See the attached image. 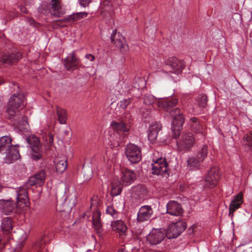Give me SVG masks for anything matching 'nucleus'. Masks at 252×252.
<instances>
[{"label": "nucleus", "instance_id": "obj_33", "mask_svg": "<svg viewBox=\"0 0 252 252\" xmlns=\"http://www.w3.org/2000/svg\"><path fill=\"white\" fill-rule=\"evenodd\" d=\"M144 103L146 105H157L158 102L161 100L158 99L154 95L151 94H146L143 98Z\"/></svg>", "mask_w": 252, "mask_h": 252}, {"label": "nucleus", "instance_id": "obj_56", "mask_svg": "<svg viewBox=\"0 0 252 252\" xmlns=\"http://www.w3.org/2000/svg\"><path fill=\"white\" fill-rule=\"evenodd\" d=\"M74 205H75V203H74V202H73V204H72V206H73Z\"/></svg>", "mask_w": 252, "mask_h": 252}, {"label": "nucleus", "instance_id": "obj_51", "mask_svg": "<svg viewBox=\"0 0 252 252\" xmlns=\"http://www.w3.org/2000/svg\"><path fill=\"white\" fill-rule=\"evenodd\" d=\"M134 89L136 90V91H138L139 90V88H138V87H137L136 85H135L134 86Z\"/></svg>", "mask_w": 252, "mask_h": 252}, {"label": "nucleus", "instance_id": "obj_31", "mask_svg": "<svg viewBox=\"0 0 252 252\" xmlns=\"http://www.w3.org/2000/svg\"><path fill=\"white\" fill-rule=\"evenodd\" d=\"M208 153V146L206 145H204L198 149L195 157L199 158V160L203 161L206 158Z\"/></svg>", "mask_w": 252, "mask_h": 252}, {"label": "nucleus", "instance_id": "obj_48", "mask_svg": "<svg viewBox=\"0 0 252 252\" xmlns=\"http://www.w3.org/2000/svg\"><path fill=\"white\" fill-rule=\"evenodd\" d=\"M88 170L89 171V175H87L86 176H85V175H84V178H85L86 180H89L91 178L92 174V171L91 169L88 168Z\"/></svg>", "mask_w": 252, "mask_h": 252}, {"label": "nucleus", "instance_id": "obj_15", "mask_svg": "<svg viewBox=\"0 0 252 252\" xmlns=\"http://www.w3.org/2000/svg\"><path fill=\"white\" fill-rule=\"evenodd\" d=\"M18 147V145H15L6 150L4 158L5 163L10 164L20 158Z\"/></svg>", "mask_w": 252, "mask_h": 252}, {"label": "nucleus", "instance_id": "obj_9", "mask_svg": "<svg viewBox=\"0 0 252 252\" xmlns=\"http://www.w3.org/2000/svg\"><path fill=\"white\" fill-rule=\"evenodd\" d=\"M131 198L134 205H138L144 200L147 194V189L143 185H138L133 187L131 189Z\"/></svg>", "mask_w": 252, "mask_h": 252}, {"label": "nucleus", "instance_id": "obj_34", "mask_svg": "<svg viewBox=\"0 0 252 252\" xmlns=\"http://www.w3.org/2000/svg\"><path fill=\"white\" fill-rule=\"evenodd\" d=\"M127 85L124 82H119L116 86V90H118V93L120 94L126 93H131L130 90H128L126 88Z\"/></svg>", "mask_w": 252, "mask_h": 252}, {"label": "nucleus", "instance_id": "obj_21", "mask_svg": "<svg viewBox=\"0 0 252 252\" xmlns=\"http://www.w3.org/2000/svg\"><path fill=\"white\" fill-rule=\"evenodd\" d=\"M189 128L194 133L198 134V139L204 137L202 132V126H201L199 121L195 117H192L188 121Z\"/></svg>", "mask_w": 252, "mask_h": 252}, {"label": "nucleus", "instance_id": "obj_18", "mask_svg": "<svg viewBox=\"0 0 252 252\" xmlns=\"http://www.w3.org/2000/svg\"><path fill=\"white\" fill-rule=\"evenodd\" d=\"M166 212L172 216H180L184 212L181 205L176 201H170L166 204Z\"/></svg>", "mask_w": 252, "mask_h": 252}, {"label": "nucleus", "instance_id": "obj_29", "mask_svg": "<svg viewBox=\"0 0 252 252\" xmlns=\"http://www.w3.org/2000/svg\"><path fill=\"white\" fill-rule=\"evenodd\" d=\"M13 145L11 143V138L7 136L0 138V152L5 150Z\"/></svg>", "mask_w": 252, "mask_h": 252}, {"label": "nucleus", "instance_id": "obj_2", "mask_svg": "<svg viewBox=\"0 0 252 252\" xmlns=\"http://www.w3.org/2000/svg\"><path fill=\"white\" fill-rule=\"evenodd\" d=\"M26 104L25 96L21 94H15L9 99L6 109L8 119H13L14 125L20 128L21 121L24 128L28 126L27 118L25 117H19L16 114V110L22 109Z\"/></svg>", "mask_w": 252, "mask_h": 252}, {"label": "nucleus", "instance_id": "obj_55", "mask_svg": "<svg viewBox=\"0 0 252 252\" xmlns=\"http://www.w3.org/2000/svg\"><path fill=\"white\" fill-rule=\"evenodd\" d=\"M2 190V188L0 186V192Z\"/></svg>", "mask_w": 252, "mask_h": 252}, {"label": "nucleus", "instance_id": "obj_8", "mask_svg": "<svg viewBox=\"0 0 252 252\" xmlns=\"http://www.w3.org/2000/svg\"><path fill=\"white\" fill-rule=\"evenodd\" d=\"M125 154L131 163H137L141 159V148L134 144H127L125 148Z\"/></svg>", "mask_w": 252, "mask_h": 252}, {"label": "nucleus", "instance_id": "obj_13", "mask_svg": "<svg viewBox=\"0 0 252 252\" xmlns=\"http://www.w3.org/2000/svg\"><path fill=\"white\" fill-rule=\"evenodd\" d=\"M110 38L111 42L113 43L121 52H126L128 50V46L125 38L119 32H117L116 29L113 32Z\"/></svg>", "mask_w": 252, "mask_h": 252}, {"label": "nucleus", "instance_id": "obj_25", "mask_svg": "<svg viewBox=\"0 0 252 252\" xmlns=\"http://www.w3.org/2000/svg\"><path fill=\"white\" fill-rule=\"evenodd\" d=\"M113 230L119 233L120 236L125 235L127 227L123 221L121 220H114L111 222Z\"/></svg>", "mask_w": 252, "mask_h": 252}, {"label": "nucleus", "instance_id": "obj_49", "mask_svg": "<svg viewBox=\"0 0 252 252\" xmlns=\"http://www.w3.org/2000/svg\"><path fill=\"white\" fill-rule=\"evenodd\" d=\"M196 227V226L195 225H192L191 228H189V229H188V231H189V234H192L193 232V229L194 228Z\"/></svg>", "mask_w": 252, "mask_h": 252}, {"label": "nucleus", "instance_id": "obj_32", "mask_svg": "<svg viewBox=\"0 0 252 252\" xmlns=\"http://www.w3.org/2000/svg\"><path fill=\"white\" fill-rule=\"evenodd\" d=\"M88 13L85 12H77L73 13L72 14L67 16L66 18V21H77L84 17H87Z\"/></svg>", "mask_w": 252, "mask_h": 252}, {"label": "nucleus", "instance_id": "obj_43", "mask_svg": "<svg viewBox=\"0 0 252 252\" xmlns=\"http://www.w3.org/2000/svg\"><path fill=\"white\" fill-rule=\"evenodd\" d=\"M244 141H247L248 145L252 148V132H251L250 135L245 136L243 138Z\"/></svg>", "mask_w": 252, "mask_h": 252}, {"label": "nucleus", "instance_id": "obj_46", "mask_svg": "<svg viewBox=\"0 0 252 252\" xmlns=\"http://www.w3.org/2000/svg\"><path fill=\"white\" fill-rule=\"evenodd\" d=\"M46 140L49 145H51L53 143V135L51 133H49L46 137Z\"/></svg>", "mask_w": 252, "mask_h": 252}, {"label": "nucleus", "instance_id": "obj_1", "mask_svg": "<svg viewBox=\"0 0 252 252\" xmlns=\"http://www.w3.org/2000/svg\"><path fill=\"white\" fill-rule=\"evenodd\" d=\"M14 196L17 200L16 204L11 199L0 200V210L6 215L12 214L16 207L23 208L30 204L28 190L26 188L23 187L16 188Z\"/></svg>", "mask_w": 252, "mask_h": 252}, {"label": "nucleus", "instance_id": "obj_57", "mask_svg": "<svg viewBox=\"0 0 252 252\" xmlns=\"http://www.w3.org/2000/svg\"><path fill=\"white\" fill-rule=\"evenodd\" d=\"M89 65H93V63H91L89 64Z\"/></svg>", "mask_w": 252, "mask_h": 252}, {"label": "nucleus", "instance_id": "obj_28", "mask_svg": "<svg viewBox=\"0 0 252 252\" xmlns=\"http://www.w3.org/2000/svg\"><path fill=\"white\" fill-rule=\"evenodd\" d=\"M100 216V213L98 211H96L94 213L92 217L93 224L94 228L97 233H100L102 231Z\"/></svg>", "mask_w": 252, "mask_h": 252}, {"label": "nucleus", "instance_id": "obj_37", "mask_svg": "<svg viewBox=\"0 0 252 252\" xmlns=\"http://www.w3.org/2000/svg\"><path fill=\"white\" fill-rule=\"evenodd\" d=\"M122 190V187L120 184L116 185L112 184V188L110 191V194L112 196H116L121 194Z\"/></svg>", "mask_w": 252, "mask_h": 252}, {"label": "nucleus", "instance_id": "obj_4", "mask_svg": "<svg viewBox=\"0 0 252 252\" xmlns=\"http://www.w3.org/2000/svg\"><path fill=\"white\" fill-rule=\"evenodd\" d=\"M28 147L30 148L31 158L35 161L41 158L43 150L39 138L35 136H29L26 138Z\"/></svg>", "mask_w": 252, "mask_h": 252}, {"label": "nucleus", "instance_id": "obj_44", "mask_svg": "<svg viewBox=\"0 0 252 252\" xmlns=\"http://www.w3.org/2000/svg\"><path fill=\"white\" fill-rule=\"evenodd\" d=\"M43 7H45V5L44 4L43 5L39 6L38 8V11L39 13H40L41 14H45L46 13H47L48 12V9L45 10L44 8H43Z\"/></svg>", "mask_w": 252, "mask_h": 252}, {"label": "nucleus", "instance_id": "obj_36", "mask_svg": "<svg viewBox=\"0 0 252 252\" xmlns=\"http://www.w3.org/2000/svg\"><path fill=\"white\" fill-rule=\"evenodd\" d=\"M57 112L59 121L60 123L62 124H64L66 123L67 119L65 111L62 108H57Z\"/></svg>", "mask_w": 252, "mask_h": 252}, {"label": "nucleus", "instance_id": "obj_52", "mask_svg": "<svg viewBox=\"0 0 252 252\" xmlns=\"http://www.w3.org/2000/svg\"><path fill=\"white\" fill-rule=\"evenodd\" d=\"M59 2L58 0H52L51 2Z\"/></svg>", "mask_w": 252, "mask_h": 252}, {"label": "nucleus", "instance_id": "obj_26", "mask_svg": "<svg viewBox=\"0 0 252 252\" xmlns=\"http://www.w3.org/2000/svg\"><path fill=\"white\" fill-rule=\"evenodd\" d=\"M21 58V54L17 52L4 55L2 57V61L5 63L11 64L17 63Z\"/></svg>", "mask_w": 252, "mask_h": 252}, {"label": "nucleus", "instance_id": "obj_42", "mask_svg": "<svg viewBox=\"0 0 252 252\" xmlns=\"http://www.w3.org/2000/svg\"><path fill=\"white\" fill-rule=\"evenodd\" d=\"M18 234L19 235L18 239L19 241L22 243L25 241L27 238V235L24 231L22 230H18Z\"/></svg>", "mask_w": 252, "mask_h": 252}, {"label": "nucleus", "instance_id": "obj_39", "mask_svg": "<svg viewBox=\"0 0 252 252\" xmlns=\"http://www.w3.org/2000/svg\"><path fill=\"white\" fill-rule=\"evenodd\" d=\"M197 101L200 107L204 108L207 105V97L205 94H200L198 96Z\"/></svg>", "mask_w": 252, "mask_h": 252}, {"label": "nucleus", "instance_id": "obj_10", "mask_svg": "<svg viewBox=\"0 0 252 252\" xmlns=\"http://www.w3.org/2000/svg\"><path fill=\"white\" fill-rule=\"evenodd\" d=\"M165 63L169 72L177 75L181 73L185 66L183 61L179 60L175 57L169 58Z\"/></svg>", "mask_w": 252, "mask_h": 252}, {"label": "nucleus", "instance_id": "obj_54", "mask_svg": "<svg viewBox=\"0 0 252 252\" xmlns=\"http://www.w3.org/2000/svg\"><path fill=\"white\" fill-rule=\"evenodd\" d=\"M138 81L139 82H141L142 83H143V80L141 79H138Z\"/></svg>", "mask_w": 252, "mask_h": 252}, {"label": "nucleus", "instance_id": "obj_40", "mask_svg": "<svg viewBox=\"0 0 252 252\" xmlns=\"http://www.w3.org/2000/svg\"><path fill=\"white\" fill-rule=\"evenodd\" d=\"M106 213L111 216L115 219L117 217V212L115 210L113 205H107L106 209Z\"/></svg>", "mask_w": 252, "mask_h": 252}, {"label": "nucleus", "instance_id": "obj_50", "mask_svg": "<svg viewBox=\"0 0 252 252\" xmlns=\"http://www.w3.org/2000/svg\"><path fill=\"white\" fill-rule=\"evenodd\" d=\"M20 9H21V11L23 13H26L27 12V10H26V7H25L24 6H21L20 7Z\"/></svg>", "mask_w": 252, "mask_h": 252}, {"label": "nucleus", "instance_id": "obj_38", "mask_svg": "<svg viewBox=\"0 0 252 252\" xmlns=\"http://www.w3.org/2000/svg\"><path fill=\"white\" fill-rule=\"evenodd\" d=\"M50 5H51V9H49V12L52 14L54 15H57L59 14V9L60 7L59 2H51Z\"/></svg>", "mask_w": 252, "mask_h": 252}, {"label": "nucleus", "instance_id": "obj_20", "mask_svg": "<svg viewBox=\"0 0 252 252\" xmlns=\"http://www.w3.org/2000/svg\"><path fill=\"white\" fill-rule=\"evenodd\" d=\"M46 174L45 171L42 170L39 173L31 177L26 184L27 187L32 186H41L44 183Z\"/></svg>", "mask_w": 252, "mask_h": 252}, {"label": "nucleus", "instance_id": "obj_6", "mask_svg": "<svg viewBox=\"0 0 252 252\" xmlns=\"http://www.w3.org/2000/svg\"><path fill=\"white\" fill-rule=\"evenodd\" d=\"M186 222L183 219L171 223L168 226L166 235L168 239H171L177 238L187 228Z\"/></svg>", "mask_w": 252, "mask_h": 252}, {"label": "nucleus", "instance_id": "obj_3", "mask_svg": "<svg viewBox=\"0 0 252 252\" xmlns=\"http://www.w3.org/2000/svg\"><path fill=\"white\" fill-rule=\"evenodd\" d=\"M178 100L176 98H170L168 99H163L158 102V107L164 109L169 112L170 115L173 117L172 125L173 130H180L184 122L185 118L178 108H172L177 103Z\"/></svg>", "mask_w": 252, "mask_h": 252}, {"label": "nucleus", "instance_id": "obj_17", "mask_svg": "<svg viewBox=\"0 0 252 252\" xmlns=\"http://www.w3.org/2000/svg\"><path fill=\"white\" fill-rule=\"evenodd\" d=\"M136 179L134 171L128 169H124L121 171L120 183L124 186H127L132 184Z\"/></svg>", "mask_w": 252, "mask_h": 252}, {"label": "nucleus", "instance_id": "obj_53", "mask_svg": "<svg viewBox=\"0 0 252 252\" xmlns=\"http://www.w3.org/2000/svg\"><path fill=\"white\" fill-rule=\"evenodd\" d=\"M105 3H107V4H108V3H110V2H109V1H104V2H103V4H105Z\"/></svg>", "mask_w": 252, "mask_h": 252}, {"label": "nucleus", "instance_id": "obj_47", "mask_svg": "<svg viewBox=\"0 0 252 252\" xmlns=\"http://www.w3.org/2000/svg\"><path fill=\"white\" fill-rule=\"evenodd\" d=\"M81 5L85 7L89 4L92 0H79Z\"/></svg>", "mask_w": 252, "mask_h": 252}, {"label": "nucleus", "instance_id": "obj_14", "mask_svg": "<svg viewBox=\"0 0 252 252\" xmlns=\"http://www.w3.org/2000/svg\"><path fill=\"white\" fill-rule=\"evenodd\" d=\"M153 215V210L150 205L141 206L137 213V220L139 222L150 220Z\"/></svg>", "mask_w": 252, "mask_h": 252}, {"label": "nucleus", "instance_id": "obj_45", "mask_svg": "<svg viewBox=\"0 0 252 252\" xmlns=\"http://www.w3.org/2000/svg\"><path fill=\"white\" fill-rule=\"evenodd\" d=\"M84 59L93 62L95 60V57L91 54H87L85 56Z\"/></svg>", "mask_w": 252, "mask_h": 252}, {"label": "nucleus", "instance_id": "obj_11", "mask_svg": "<svg viewBox=\"0 0 252 252\" xmlns=\"http://www.w3.org/2000/svg\"><path fill=\"white\" fill-rule=\"evenodd\" d=\"M219 170L216 167H213L208 171L205 176V186L209 188L215 187L220 179Z\"/></svg>", "mask_w": 252, "mask_h": 252}, {"label": "nucleus", "instance_id": "obj_41", "mask_svg": "<svg viewBox=\"0 0 252 252\" xmlns=\"http://www.w3.org/2000/svg\"><path fill=\"white\" fill-rule=\"evenodd\" d=\"M132 100V98H128L120 101L119 102L120 107L122 109H126L128 105L131 102Z\"/></svg>", "mask_w": 252, "mask_h": 252}, {"label": "nucleus", "instance_id": "obj_23", "mask_svg": "<svg viewBox=\"0 0 252 252\" xmlns=\"http://www.w3.org/2000/svg\"><path fill=\"white\" fill-rule=\"evenodd\" d=\"M161 127V124L158 122L153 123L150 126L148 130V138L149 141L154 142L156 140Z\"/></svg>", "mask_w": 252, "mask_h": 252}, {"label": "nucleus", "instance_id": "obj_12", "mask_svg": "<svg viewBox=\"0 0 252 252\" xmlns=\"http://www.w3.org/2000/svg\"><path fill=\"white\" fill-rule=\"evenodd\" d=\"M195 138L190 132L183 134L180 140L177 142L178 148L182 151L189 149L194 145Z\"/></svg>", "mask_w": 252, "mask_h": 252}, {"label": "nucleus", "instance_id": "obj_19", "mask_svg": "<svg viewBox=\"0 0 252 252\" xmlns=\"http://www.w3.org/2000/svg\"><path fill=\"white\" fill-rule=\"evenodd\" d=\"M110 127L114 130V133L121 135L127 136L130 129V126L126 124L123 121H112L110 124Z\"/></svg>", "mask_w": 252, "mask_h": 252}, {"label": "nucleus", "instance_id": "obj_30", "mask_svg": "<svg viewBox=\"0 0 252 252\" xmlns=\"http://www.w3.org/2000/svg\"><path fill=\"white\" fill-rule=\"evenodd\" d=\"M202 162L196 157H189L188 159V167L190 170L197 169Z\"/></svg>", "mask_w": 252, "mask_h": 252}, {"label": "nucleus", "instance_id": "obj_35", "mask_svg": "<svg viewBox=\"0 0 252 252\" xmlns=\"http://www.w3.org/2000/svg\"><path fill=\"white\" fill-rule=\"evenodd\" d=\"M67 167L66 160L62 159L58 161L56 164V169L57 172L62 173Z\"/></svg>", "mask_w": 252, "mask_h": 252}, {"label": "nucleus", "instance_id": "obj_27", "mask_svg": "<svg viewBox=\"0 0 252 252\" xmlns=\"http://www.w3.org/2000/svg\"><path fill=\"white\" fill-rule=\"evenodd\" d=\"M0 228L2 231L8 233L12 231L13 222L12 218L9 217L4 218L1 220Z\"/></svg>", "mask_w": 252, "mask_h": 252}, {"label": "nucleus", "instance_id": "obj_7", "mask_svg": "<svg viewBox=\"0 0 252 252\" xmlns=\"http://www.w3.org/2000/svg\"><path fill=\"white\" fill-rule=\"evenodd\" d=\"M63 63L66 69L71 72H72L78 67L83 68L87 66L81 63L80 59L76 56L74 51L70 53L64 59Z\"/></svg>", "mask_w": 252, "mask_h": 252}, {"label": "nucleus", "instance_id": "obj_22", "mask_svg": "<svg viewBox=\"0 0 252 252\" xmlns=\"http://www.w3.org/2000/svg\"><path fill=\"white\" fill-rule=\"evenodd\" d=\"M126 137V135H121L113 132L109 135L108 144H110L112 148L121 146L125 142Z\"/></svg>", "mask_w": 252, "mask_h": 252}, {"label": "nucleus", "instance_id": "obj_5", "mask_svg": "<svg viewBox=\"0 0 252 252\" xmlns=\"http://www.w3.org/2000/svg\"><path fill=\"white\" fill-rule=\"evenodd\" d=\"M152 173L167 178L169 176L168 164L164 158H154L151 164Z\"/></svg>", "mask_w": 252, "mask_h": 252}, {"label": "nucleus", "instance_id": "obj_16", "mask_svg": "<svg viewBox=\"0 0 252 252\" xmlns=\"http://www.w3.org/2000/svg\"><path fill=\"white\" fill-rule=\"evenodd\" d=\"M164 238V232L161 229L154 228L147 236V240L151 245L159 244Z\"/></svg>", "mask_w": 252, "mask_h": 252}, {"label": "nucleus", "instance_id": "obj_24", "mask_svg": "<svg viewBox=\"0 0 252 252\" xmlns=\"http://www.w3.org/2000/svg\"><path fill=\"white\" fill-rule=\"evenodd\" d=\"M243 202V195L241 193H238L235 196L234 199L231 201L229 205V216L231 219L233 217V213L238 208Z\"/></svg>", "mask_w": 252, "mask_h": 252}]
</instances>
